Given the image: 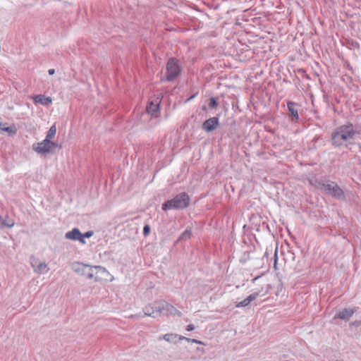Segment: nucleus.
I'll list each match as a JSON object with an SVG mask.
<instances>
[{"mask_svg": "<svg viewBox=\"0 0 361 361\" xmlns=\"http://www.w3.org/2000/svg\"><path fill=\"white\" fill-rule=\"evenodd\" d=\"M152 304L145 306L143 309L145 315L153 317Z\"/></svg>", "mask_w": 361, "mask_h": 361, "instance_id": "412c9836", "label": "nucleus"}, {"mask_svg": "<svg viewBox=\"0 0 361 361\" xmlns=\"http://www.w3.org/2000/svg\"><path fill=\"white\" fill-rule=\"evenodd\" d=\"M51 103V98L50 97H47V104Z\"/></svg>", "mask_w": 361, "mask_h": 361, "instance_id": "7c9ffc66", "label": "nucleus"}, {"mask_svg": "<svg viewBox=\"0 0 361 361\" xmlns=\"http://www.w3.org/2000/svg\"><path fill=\"white\" fill-rule=\"evenodd\" d=\"M190 203V197L185 192H180L173 198L166 201L161 205L164 211L169 209H183L187 208Z\"/></svg>", "mask_w": 361, "mask_h": 361, "instance_id": "7ed1b4c3", "label": "nucleus"}, {"mask_svg": "<svg viewBox=\"0 0 361 361\" xmlns=\"http://www.w3.org/2000/svg\"><path fill=\"white\" fill-rule=\"evenodd\" d=\"M195 329V326L193 324H189L186 326V330L188 331H192Z\"/></svg>", "mask_w": 361, "mask_h": 361, "instance_id": "c85d7f7f", "label": "nucleus"}, {"mask_svg": "<svg viewBox=\"0 0 361 361\" xmlns=\"http://www.w3.org/2000/svg\"><path fill=\"white\" fill-rule=\"evenodd\" d=\"M161 100L159 97L150 99L147 105V111L148 114L154 115L159 110Z\"/></svg>", "mask_w": 361, "mask_h": 361, "instance_id": "6e6552de", "label": "nucleus"}, {"mask_svg": "<svg viewBox=\"0 0 361 361\" xmlns=\"http://www.w3.org/2000/svg\"><path fill=\"white\" fill-rule=\"evenodd\" d=\"M259 295V292H255L252 294H250L249 296H247L245 299H244L243 301L238 302L235 305L236 307H245L250 305V303L256 300Z\"/></svg>", "mask_w": 361, "mask_h": 361, "instance_id": "f8f14e48", "label": "nucleus"}, {"mask_svg": "<svg viewBox=\"0 0 361 361\" xmlns=\"http://www.w3.org/2000/svg\"><path fill=\"white\" fill-rule=\"evenodd\" d=\"M150 233V226L148 224H146L143 228V235L147 236Z\"/></svg>", "mask_w": 361, "mask_h": 361, "instance_id": "bb28decb", "label": "nucleus"}, {"mask_svg": "<svg viewBox=\"0 0 361 361\" xmlns=\"http://www.w3.org/2000/svg\"><path fill=\"white\" fill-rule=\"evenodd\" d=\"M361 134V127L347 122L334 129L331 135V143L335 148H348L354 145L355 140Z\"/></svg>", "mask_w": 361, "mask_h": 361, "instance_id": "f257e3e1", "label": "nucleus"}, {"mask_svg": "<svg viewBox=\"0 0 361 361\" xmlns=\"http://www.w3.org/2000/svg\"><path fill=\"white\" fill-rule=\"evenodd\" d=\"M33 149L39 152V153H44L45 152V143L44 142H39L33 145Z\"/></svg>", "mask_w": 361, "mask_h": 361, "instance_id": "6ab92c4d", "label": "nucleus"}, {"mask_svg": "<svg viewBox=\"0 0 361 361\" xmlns=\"http://www.w3.org/2000/svg\"><path fill=\"white\" fill-rule=\"evenodd\" d=\"M313 184L317 189L323 190L327 195L338 200H344L345 199L344 191L334 181L329 180H315Z\"/></svg>", "mask_w": 361, "mask_h": 361, "instance_id": "f03ea898", "label": "nucleus"}, {"mask_svg": "<svg viewBox=\"0 0 361 361\" xmlns=\"http://www.w3.org/2000/svg\"><path fill=\"white\" fill-rule=\"evenodd\" d=\"M219 126V117L214 116L207 119L202 126V128L205 132L209 133L216 129Z\"/></svg>", "mask_w": 361, "mask_h": 361, "instance_id": "0eeeda50", "label": "nucleus"}, {"mask_svg": "<svg viewBox=\"0 0 361 361\" xmlns=\"http://www.w3.org/2000/svg\"><path fill=\"white\" fill-rule=\"evenodd\" d=\"M259 276H257V277L254 278L252 281H255L257 279H259Z\"/></svg>", "mask_w": 361, "mask_h": 361, "instance_id": "473e14b6", "label": "nucleus"}, {"mask_svg": "<svg viewBox=\"0 0 361 361\" xmlns=\"http://www.w3.org/2000/svg\"><path fill=\"white\" fill-rule=\"evenodd\" d=\"M192 236V230L191 228H187L185 229L181 235L178 237V238L176 240V243H178L181 240H185L190 239Z\"/></svg>", "mask_w": 361, "mask_h": 361, "instance_id": "dca6fc26", "label": "nucleus"}, {"mask_svg": "<svg viewBox=\"0 0 361 361\" xmlns=\"http://www.w3.org/2000/svg\"><path fill=\"white\" fill-rule=\"evenodd\" d=\"M180 336V335H178L176 334H166L164 335L162 337H159V340L164 339L169 343L175 344L178 341H179Z\"/></svg>", "mask_w": 361, "mask_h": 361, "instance_id": "4468645a", "label": "nucleus"}, {"mask_svg": "<svg viewBox=\"0 0 361 361\" xmlns=\"http://www.w3.org/2000/svg\"><path fill=\"white\" fill-rule=\"evenodd\" d=\"M32 99L35 104H37V103H39L42 104H45V97L44 95H37V96L34 97Z\"/></svg>", "mask_w": 361, "mask_h": 361, "instance_id": "4be33fe9", "label": "nucleus"}, {"mask_svg": "<svg viewBox=\"0 0 361 361\" xmlns=\"http://www.w3.org/2000/svg\"><path fill=\"white\" fill-rule=\"evenodd\" d=\"M94 276H98L97 275L100 274L101 275H104L105 274H109V271L106 269V268L102 266H94Z\"/></svg>", "mask_w": 361, "mask_h": 361, "instance_id": "a211bd4d", "label": "nucleus"}, {"mask_svg": "<svg viewBox=\"0 0 361 361\" xmlns=\"http://www.w3.org/2000/svg\"><path fill=\"white\" fill-rule=\"evenodd\" d=\"M354 314V311L352 309L350 308H345L341 311H339L334 317V319H341L343 320H349L350 318L353 316Z\"/></svg>", "mask_w": 361, "mask_h": 361, "instance_id": "1a4fd4ad", "label": "nucleus"}, {"mask_svg": "<svg viewBox=\"0 0 361 361\" xmlns=\"http://www.w3.org/2000/svg\"><path fill=\"white\" fill-rule=\"evenodd\" d=\"M183 340H185L188 342H190V343H193L202 344V342H201L200 341H198L197 339L188 338H186L185 336H180L179 337V341H183Z\"/></svg>", "mask_w": 361, "mask_h": 361, "instance_id": "393cba45", "label": "nucleus"}, {"mask_svg": "<svg viewBox=\"0 0 361 361\" xmlns=\"http://www.w3.org/2000/svg\"><path fill=\"white\" fill-rule=\"evenodd\" d=\"M2 226H6V227H8V228H11L14 226V221L13 220H10L8 222H6L5 221H2Z\"/></svg>", "mask_w": 361, "mask_h": 361, "instance_id": "a878e982", "label": "nucleus"}, {"mask_svg": "<svg viewBox=\"0 0 361 361\" xmlns=\"http://www.w3.org/2000/svg\"><path fill=\"white\" fill-rule=\"evenodd\" d=\"M56 128L55 124H54L52 126H51V128L47 133V139H50V140L52 139L54 137V135H56Z\"/></svg>", "mask_w": 361, "mask_h": 361, "instance_id": "aec40b11", "label": "nucleus"}, {"mask_svg": "<svg viewBox=\"0 0 361 361\" xmlns=\"http://www.w3.org/2000/svg\"><path fill=\"white\" fill-rule=\"evenodd\" d=\"M166 80L173 81L180 73L181 67L179 61L174 57L169 58L166 63Z\"/></svg>", "mask_w": 361, "mask_h": 361, "instance_id": "20e7f679", "label": "nucleus"}, {"mask_svg": "<svg viewBox=\"0 0 361 361\" xmlns=\"http://www.w3.org/2000/svg\"><path fill=\"white\" fill-rule=\"evenodd\" d=\"M0 130L8 133L10 135H16L17 133L16 127L13 125L9 127H5V124L0 122Z\"/></svg>", "mask_w": 361, "mask_h": 361, "instance_id": "2eb2a0df", "label": "nucleus"}, {"mask_svg": "<svg viewBox=\"0 0 361 361\" xmlns=\"http://www.w3.org/2000/svg\"><path fill=\"white\" fill-rule=\"evenodd\" d=\"M61 145L51 141L50 139H47V154L59 151Z\"/></svg>", "mask_w": 361, "mask_h": 361, "instance_id": "ddd939ff", "label": "nucleus"}, {"mask_svg": "<svg viewBox=\"0 0 361 361\" xmlns=\"http://www.w3.org/2000/svg\"><path fill=\"white\" fill-rule=\"evenodd\" d=\"M276 262H277V250H276L275 251V254H274V268L276 269Z\"/></svg>", "mask_w": 361, "mask_h": 361, "instance_id": "cd10ccee", "label": "nucleus"}, {"mask_svg": "<svg viewBox=\"0 0 361 361\" xmlns=\"http://www.w3.org/2000/svg\"><path fill=\"white\" fill-rule=\"evenodd\" d=\"M153 310V318H156L158 316L162 314H166L168 313H172L176 310L173 306L164 301H157L152 303Z\"/></svg>", "mask_w": 361, "mask_h": 361, "instance_id": "423d86ee", "label": "nucleus"}, {"mask_svg": "<svg viewBox=\"0 0 361 361\" xmlns=\"http://www.w3.org/2000/svg\"><path fill=\"white\" fill-rule=\"evenodd\" d=\"M82 237V233L78 228H74L71 231H68L65 234L66 239L72 240H78L80 243V238Z\"/></svg>", "mask_w": 361, "mask_h": 361, "instance_id": "9d476101", "label": "nucleus"}, {"mask_svg": "<svg viewBox=\"0 0 361 361\" xmlns=\"http://www.w3.org/2000/svg\"><path fill=\"white\" fill-rule=\"evenodd\" d=\"M218 106V102H217V99L216 97H211L210 98V102L209 103V109H214V108H216Z\"/></svg>", "mask_w": 361, "mask_h": 361, "instance_id": "b1692460", "label": "nucleus"}, {"mask_svg": "<svg viewBox=\"0 0 361 361\" xmlns=\"http://www.w3.org/2000/svg\"><path fill=\"white\" fill-rule=\"evenodd\" d=\"M73 268L75 272L87 279H94L96 281H99L100 279L99 276H94V266L77 262L73 264Z\"/></svg>", "mask_w": 361, "mask_h": 361, "instance_id": "39448f33", "label": "nucleus"}, {"mask_svg": "<svg viewBox=\"0 0 361 361\" xmlns=\"http://www.w3.org/2000/svg\"><path fill=\"white\" fill-rule=\"evenodd\" d=\"M287 108L291 116L295 120L298 121L299 119L298 104L295 102L289 101L287 102Z\"/></svg>", "mask_w": 361, "mask_h": 361, "instance_id": "9b49d317", "label": "nucleus"}, {"mask_svg": "<svg viewBox=\"0 0 361 361\" xmlns=\"http://www.w3.org/2000/svg\"><path fill=\"white\" fill-rule=\"evenodd\" d=\"M31 264L36 271H41L43 268V264L35 257L31 259Z\"/></svg>", "mask_w": 361, "mask_h": 361, "instance_id": "f3484780", "label": "nucleus"}, {"mask_svg": "<svg viewBox=\"0 0 361 361\" xmlns=\"http://www.w3.org/2000/svg\"><path fill=\"white\" fill-rule=\"evenodd\" d=\"M94 234V232L92 231H88L87 232H85V233H82V237H81V240H80V243H83L85 244V238H90Z\"/></svg>", "mask_w": 361, "mask_h": 361, "instance_id": "5701e85b", "label": "nucleus"}, {"mask_svg": "<svg viewBox=\"0 0 361 361\" xmlns=\"http://www.w3.org/2000/svg\"><path fill=\"white\" fill-rule=\"evenodd\" d=\"M2 221H4V220L2 219L1 216H0V224L2 225Z\"/></svg>", "mask_w": 361, "mask_h": 361, "instance_id": "2f4dec72", "label": "nucleus"}, {"mask_svg": "<svg viewBox=\"0 0 361 361\" xmlns=\"http://www.w3.org/2000/svg\"><path fill=\"white\" fill-rule=\"evenodd\" d=\"M54 72H55V70H54V69H53V68L49 69V70L48 71V73H49V75H53V74L54 73Z\"/></svg>", "mask_w": 361, "mask_h": 361, "instance_id": "c756f323", "label": "nucleus"}]
</instances>
